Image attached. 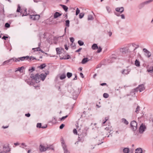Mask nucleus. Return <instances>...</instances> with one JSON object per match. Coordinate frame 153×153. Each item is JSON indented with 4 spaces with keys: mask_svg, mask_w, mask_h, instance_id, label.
Returning a JSON list of instances; mask_svg holds the SVG:
<instances>
[{
    "mask_svg": "<svg viewBox=\"0 0 153 153\" xmlns=\"http://www.w3.org/2000/svg\"><path fill=\"white\" fill-rule=\"evenodd\" d=\"M91 48L93 50H95L96 49H97L98 48V47L96 44H94L91 47Z\"/></svg>",
    "mask_w": 153,
    "mask_h": 153,
    "instance_id": "nucleus-25",
    "label": "nucleus"
},
{
    "mask_svg": "<svg viewBox=\"0 0 153 153\" xmlns=\"http://www.w3.org/2000/svg\"><path fill=\"white\" fill-rule=\"evenodd\" d=\"M8 38V37L7 36H4L2 38V39H4L5 40H6V39L7 38Z\"/></svg>",
    "mask_w": 153,
    "mask_h": 153,
    "instance_id": "nucleus-62",
    "label": "nucleus"
},
{
    "mask_svg": "<svg viewBox=\"0 0 153 153\" xmlns=\"http://www.w3.org/2000/svg\"><path fill=\"white\" fill-rule=\"evenodd\" d=\"M89 59L88 58H83L81 62L82 64H85L89 61Z\"/></svg>",
    "mask_w": 153,
    "mask_h": 153,
    "instance_id": "nucleus-17",
    "label": "nucleus"
},
{
    "mask_svg": "<svg viewBox=\"0 0 153 153\" xmlns=\"http://www.w3.org/2000/svg\"><path fill=\"white\" fill-rule=\"evenodd\" d=\"M80 12V10L78 8H77L76 9V15H77Z\"/></svg>",
    "mask_w": 153,
    "mask_h": 153,
    "instance_id": "nucleus-50",
    "label": "nucleus"
},
{
    "mask_svg": "<svg viewBox=\"0 0 153 153\" xmlns=\"http://www.w3.org/2000/svg\"><path fill=\"white\" fill-rule=\"evenodd\" d=\"M61 144L64 150V153H70L67 149L66 145L65 144L64 140H62Z\"/></svg>",
    "mask_w": 153,
    "mask_h": 153,
    "instance_id": "nucleus-4",
    "label": "nucleus"
},
{
    "mask_svg": "<svg viewBox=\"0 0 153 153\" xmlns=\"http://www.w3.org/2000/svg\"><path fill=\"white\" fill-rule=\"evenodd\" d=\"M56 52L57 54H60L61 53L62 49H61L60 48H56Z\"/></svg>",
    "mask_w": 153,
    "mask_h": 153,
    "instance_id": "nucleus-22",
    "label": "nucleus"
},
{
    "mask_svg": "<svg viewBox=\"0 0 153 153\" xmlns=\"http://www.w3.org/2000/svg\"><path fill=\"white\" fill-rule=\"evenodd\" d=\"M122 73L123 74H127L129 73V71H128L127 70H123L122 71Z\"/></svg>",
    "mask_w": 153,
    "mask_h": 153,
    "instance_id": "nucleus-35",
    "label": "nucleus"
},
{
    "mask_svg": "<svg viewBox=\"0 0 153 153\" xmlns=\"http://www.w3.org/2000/svg\"><path fill=\"white\" fill-rule=\"evenodd\" d=\"M16 12H20L21 14L22 13V12L21 11V7L19 4H18V7L16 10Z\"/></svg>",
    "mask_w": 153,
    "mask_h": 153,
    "instance_id": "nucleus-24",
    "label": "nucleus"
},
{
    "mask_svg": "<svg viewBox=\"0 0 153 153\" xmlns=\"http://www.w3.org/2000/svg\"><path fill=\"white\" fill-rule=\"evenodd\" d=\"M140 92H141L142 91L144 90L145 89V87L144 85L143 84H142L140 85H139L138 87Z\"/></svg>",
    "mask_w": 153,
    "mask_h": 153,
    "instance_id": "nucleus-13",
    "label": "nucleus"
},
{
    "mask_svg": "<svg viewBox=\"0 0 153 153\" xmlns=\"http://www.w3.org/2000/svg\"><path fill=\"white\" fill-rule=\"evenodd\" d=\"M61 15L62 14H60L58 12H56L54 15V18L55 19H56L58 17L61 16Z\"/></svg>",
    "mask_w": 153,
    "mask_h": 153,
    "instance_id": "nucleus-18",
    "label": "nucleus"
},
{
    "mask_svg": "<svg viewBox=\"0 0 153 153\" xmlns=\"http://www.w3.org/2000/svg\"><path fill=\"white\" fill-rule=\"evenodd\" d=\"M48 125L47 124H45L44 126H42V123H39V128H42L43 129H45L47 128Z\"/></svg>",
    "mask_w": 153,
    "mask_h": 153,
    "instance_id": "nucleus-20",
    "label": "nucleus"
},
{
    "mask_svg": "<svg viewBox=\"0 0 153 153\" xmlns=\"http://www.w3.org/2000/svg\"><path fill=\"white\" fill-rule=\"evenodd\" d=\"M98 50L97 51V52L98 53H99L102 50V48L100 47H99V48H98Z\"/></svg>",
    "mask_w": 153,
    "mask_h": 153,
    "instance_id": "nucleus-51",
    "label": "nucleus"
},
{
    "mask_svg": "<svg viewBox=\"0 0 153 153\" xmlns=\"http://www.w3.org/2000/svg\"><path fill=\"white\" fill-rule=\"evenodd\" d=\"M78 43L80 46H82L84 44L83 42L80 40L78 41Z\"/></svg>",
    "mask_w": 153,
    "mask_h": 153,
    "instance_id": "nucleus-42",
    "label": "nucleus"
},
{
    "mask_svg": "<svg viewBox=\"0 0 153 153\" xmlns=\"http://www.w3.org/2000/svg\"><path fill=\"white\" fill-rule=\"evenodd\" d=\"M123 151L124 153H128L129 152V149L128 148H126L123 149Z\"/></svg>",
    "mask_w": 153,
    "mask_h": 153,
    "instance_id": "nucleus-28",
    "label": "nucleus"
},
{
    "mask_svg": "<svg viewBox=\"0 0 153 153\" xmlns=\"http://www.w3.org/2000/svg\"><path fill=\"white\" fill-rule=\"evenodd\" d=\"M135 153H142V149L140 148H138L135 149Z\"/></svg>",
    "mask_w": 153,
    "mask_h": 153,
    "instance_id": "nucleus-21",
    "label": "nucleus"
},
{
    "mask_svg": "<svg viewBox=\"0 0 153 153\" xmlns=\"http://www.w3.org/2000/svg\"><path fill=\"white\" fill-rule=\"evenodd\" d=\"M143 51L145 53V55L146 56L149 58L151 56V53L146 49L144 48L143 49Z\"/></svg>",
    "mask_w": 153,
    "mask_h": 153,
    "instance_id": "nucleus-7",
    "label": "nucleus"
},
{
    "mask_svg": "<svg viewBox=\"0 0 153 153\" xmlns=\"http://www.w3.org/2000/svg\"><path fill=\"white\" fill-rule=\"evenodd\" d=\"M106 8L107 11L108 12V13H109L111 10L110 8L108 6H106Z\"/></svg>",
    "mask_w": 153,
    "mask_h": 153,
    "instance_id": "nucleus-48",
    "label": "nucleus"
},
{
    "mask_svg": "<svg viewBox=\"0 0 153 153\" xmlns=\"http://www.w3.org/2000/svg\"><path fill=\"white\" fill-rule=\"evenodd\" d=\"M14 60V58H12L10 59H9L7 61H5L3 62V65L5 64H7L9 62H11V63Z\"/></svg>",
    "mask_w": 153,
    "mask_h": 153,
    "instance_id": "nucleus-14",
    "label": "nucleus"
},
{
    "mask_svg": "<svg viewBox=\"0 0 153 153\" xmlns=\"http://www.w3.org/2000/svg\"><path fill=\"white\" fill-rule=\"evenodd\" d=\"M122 121L123 123L126 125L128 124V122L125 118H122Z\"/></svg>",
    "mask_w": 153,
    "mask_h": 153,
    "instance_id": "nucleus-30",
    "label": "nucleus"
},
{
    "mask_svg": "<svg viewBox=\"0 0 153 153\" xmlns=\"http://www.w3.org/2000/svg\"><path fill=\"white\" fill-rule=\"evenodd\" d=\"M135 65L139 67L140 66V62L137 59H136L135 62Z\"/></svg>",
    "mask_w": 153,
    "mask_h": 153,
    "instance_id": "nucleus-29",
    "label": "nucleus"
},
{
    "mask_svg": "<svg viewBox=\"0 0 153 153\" xmlns=\"http://www.w3.org/2000/svg\"><path fill=\"white\" fill-rule=\"evenodd\" d=\"M103 97L105 98H107L109 97V95L106 93H104L103 94Z\"/></svg>",
    "mask_w": 153,
    "mask_h": 153,
    "instance_id": "nucleus-47",
    "label": "nucleus"
},
{
    "mask_svg": "<svg viewBox=\"0 0 153 153\" xmlns=\"http://www.w3.org/2000/svg\"><path fill=\"white\" fill-rule=\"evenodd\" d=\"M46 147L47 150H53L54 149V148L52 145H47Z\"/></svg>",
    "mask_w": 153,
    "mask_h": 153,
    "instance_id": "nucleus-19",
    "label": "nucleus"
},
{
    "mask_svg": "<svg viewBox=\"0 0 153 153\" xmlns=\"http://www.w3.org/2000/svg\"><path fill=\"white\" fill-rule=\"evenodd\" d=\"M138 87L132 90L131 93H134V94H135V93H134V92H137L138 91Z\"/></svg>",
    "mask_w": 153,
    "mask_h": 153,
    "instance_id": "nucleus-44",
    "label": "nucleus"
},
{
    "mask_svg": "<svg viewBox=\"0 0 153 153\" xmlns=\"http://www.w3.org/2000/svg\"><path fill=\"white\" fill-rule=\"evenodd\" d=\"M64 126H65V125L64 124H61V125L59 126L60 129H62L64 128Z\"/></svg>",
    "mask_w": 153,
    "mask_h": 153,
    "instance_id": "nucleus-58",
    "label": "nucleus"
},
{
    "mask_svg": "<svg viewBox=\"0 0 153 153\" xmlns=\"http://www.w3.org/2000/svg\"><path fill=\"white\" fill-rule=\"evenodd\" d=\"M74 75H75V77L73 79V80H76L77 79V76L76 74H75Z\"/></svg>",
    "mask_w": 153,
    "mask_h": 153,
    "instance_id": "nucleus-61",
    "label": "nucleus"
},
{
    "mask_svg": "<svg viewBox=\"0 0 153 153\" xmlns=\"http://www.w3.org/2000/svg\"><path fill=\"white\" fill-rule=\"evenodd\" d=\"M103 140V137L102 138L101 141H100V140H99V142L97 143V145H99L100 144H101V143H103V142H102V141H102V140Z\"/></svg>",
    "mask_w": 153,
    "mask_h": 153,
    "instance_id": "nucleus-56",
    "label": "nucleus"
},
{
    "mask_svg": "<svg viewBox=\"0 0 153 153\" xmlns=\"http://www.w3.org/2000/svg\"><path fill=\"white\" fill-rule=\"evenodd\" d=\"M84 15V13H80L79 15V18L80 19H82V18Z\"/></svg>",
    "mask_w": 153,
    "mask_h": 153,
    "instance_id": "nucleus-45",
    "label": "nucleus"
},
{
    "mask_svg": "<svg viewBox=\"0 0 153 153\" xmlns=\"http://www.w3.org/2000/svg\"><path fill=\"white\" fill-rule=\"evenodd\" d=\"M26 57H28V58H26V60H28V61H30L31 60H33L34 59H36L35 57L33 56H26Z\"/></svg>",
    "mask_w": 153,
    "mask_h": 153,
    "instance_id": "nucleus-15",
    "label": "nucleus"
},
{
    "mask_svg": "<svg viewBox=\"0 0 153 153\" xmlns=\"http://www.w3.org/2000/svg\"><path fill=\"white\" fill-rule=\"evenodd\" d=\"M14 61L16 62L20 61L19 58H15V59H14Z\"/></svg>",
    "mask_w": 153,
    "mask_h": 153,
    "instance_id": "nucleus-54",
    "label": "nucleus"
},
{
    "mask_svg": "<svg viewBox=\"0 0 153 153\" xmlns=\"http://www.w3.org/2000/svg\"><path fill=\"white\" fill-rule=\"evenodd\" d=\"M29 14V13H28V14L27 13V9H24V13L22 14V16H26L27 15Z\"/></svg>",
    "mask_w": 153,
    "mask_h": 153,
    "instance_id": "nucleus-37",
    "label": "nucleus"
},
{
    "mask_svg": "<svg viewBox=\"0 0 153 153\" xmlns=\"http://www.w3.org/2000/svg\"><path fill=\"white\" fill-rule=\"evenodd\" d=\"M115 10L117 12H119L120 13L123 12L124 11V8L123 7H118L115 8Z\"/></svg>",
    "mask_w": 153,
    "mask_h": 153,
    "instance_id": "nucleus-11",
    "label": "nucleus"
},
{
    "mask_svg": "<svg viewBox=\"0 0 153 153\" xmlns=\"http://www.w3.org/2000/svg\"><path fill=\"white\" fill-rule=\"evenodd\" d=\"M39 150L41 152H44L47 151L46 147L43 145L40 144L39 146Z\"/></svg>",
    "mask_w": 153,
    "mask_h": 153,
    "instance_id": "nucleus-10",
    "label": "nucleus"
},
{
    "mask_svg": "<svg viewBox=\"0 0 153 153\" xmlns=\"http://www.w3.org/2000/svg\"><path fill=\"white\" fill-rule=\"evenodd\" d=\"M152 1H153V0H149L148 1H145L144 2L146 4L149 3Z\"/></svg>",
    "mask_w": 153,
    "mask_h": 153,
    "instance_id": "nucleus-49",
    "label": "nucleus"
},
{
    "mask_svg": "<svg viewBox=\"0 0 153 153\" xmlns=\"http://www.w3.org/2000/svg\"><path fill=\"white\" fill-rule=\"evenodd\" d=\"M120 51L123 53H127L128 51V49L126 48H121L120 50Z\"/></svg>",
    "mask_w": 153,
    "mask_h": 153,
    "instance_id": "nucleus-12",
    "label": "nucleus"
},
{
    "mask_svg": "<svg viewBox=\"0 0 153 153\" xmlns=\"http://www.w3.org/2000/svg\"><path fill=\"white\" fill-rule=\"evenodd\" d=\"M48 74V72H46L44 74L42 73L40 75H39V77L43 81L45 79L47 75Z\"/></svg>",
    "mask_w": 153,
    "mask_h": 153,
    "instance_id": "nucleus-5",
    "label": "nucleus"
},
{
    "mask_svg": "<svg viewBox=\"0 0 153 153\" xmlns=\"http://www.w3.org/2000/svg\"><path fill=\"white\" fill-rule=\"evenodd\" d=\"M70 42L73 43L74 40V39L73 37H71L70 38Z\"/></svg>",
    "mask_w": 153,
    "mask_h": 153,
    "instance_id": "nucleus-57",
    "label": "nucleus"
},
{
    "mask_svg": "<svg viewBox=\"0 0 153 153\" xmlns=\"http://www.w3.org/2000/svg\"><path fill=\"white\" fill-rule=\"evenodd\" d=\"M30 18L34 20H36L38 19V15L37 14H30Z\"/></svg>",
    "mask_w": 153,
    "mask_h": 153,
    "instance_id": "nucleus-9",
    "label": "nucleus"
},
{
    "mask_svg": "<svg viewBox=\"0 0 153 153\" xmlns=\"http://www.w3.org/2000/svg\"><path fill=\"white\" fill-rule=\"evenodd\" d=\"M65 25L67 27H69L70 26V21L68 20L65 21Z\"/></svg>",
    "mask_w": 153,
    "mask_h": 153,
    "instance_id": "nucleus-36",
    "label": "nucleus"
},
{
    "mask_svg": "<svg viewBox=\"0 0 153 153\" xmlns=\"http://www.w3.org/2000/svg\"><path fill=\"white\" fill-rule=\"evenodd\" d=\"M46 66V65L45 63H43L41 64L40 66H39V68L40 69H43Z\"/></svg>",
    "mask_w": 153,
    "mask_h": 153,
    "instance_id": "nucleus-31",
    "label": "nucleus"
},
{
    "mask_svg": "<svg viewBox=\"0 0 153 153\" xmlns=\"http://www.w3.org/2000/svg\"><path fill=\"white\" fill-rule=\"evenodd\" d=\"M8 149V148L4 146L3 147V151H1L0 150V153H6L9 151Z\"/></svg>",
    "mask_w": 153,
    "mask_h": 153,
    "instance_id": "nucleus-16",
    "label": "nucleus"
},
{
    "mask_svg": "<svg viewBox=\"0 0 153 153\" xmlns=\"http://www.w3.org/2000/svg\"><path fill=\"white\" fill-rule=\"evenodd\" d=\"M121 18L123 19H124L125 18V16L124 14H122L120 15Z\"/></svg>",
    "mask_w": 153,
    "mask_h": 153,
    "instance_id": "nucleus-60",
    "label": "nucleus"
},
{
    "mask_svg": "<svg viewBox=\"0 0 153 153\" xmlns=\"http://www.w3.org/2000/svg\"><path fill=\"white\" fill-rule=\"evenodd\" d=\"M25 68L24 66H22L21 67H19L18 68L17 71H19L20 72H21L22 70L24 69Z\"/></svg>",
    "mask_w": 153,
    "mask_h": 153,
    "instance_id": "nucleus-46",
    "label": "nucleus"
},
{
    "mask_svg": "<svg viewBox=\"0 0 153 153\" xmlns=\"http://www.w3.org/2000/svg\"><path fill=\"white\" fill-rule=\"evenodd\" d=\"M72 75V74L71 73L68 72L67 74V77L68 78H69L71 77Z\"/></svg>",
    "mask_w": 153,
    "mask_h": 153,
    "instance_id": "nucleus-40",
    "label": "nucleus"
},
{
    "mask_svg": "<svg viewBox=\"0 0 153 153\" xmlns=\"http://www.w3.org/2000/svg\"><path fill=\"white\" fill-rule=\"evenodd\" d=\"M68 91L72 93L73 98L76 99L80 93L81 89L76 87L74 88L70 87L68 88Z\"/></svg>",
    "mask_w": 153,
    "mask_h": 153,
    "instance_id": "nucleus-2",
    "label": "nucleus"
},
{
    "mask_svg": "<svg viewBox=\"0 0 153 153\" xmlns=\"http://www.w3.org/2000/svg\"><path fill=\"white\" fill-rule=\"evenodd\" d=\"M67 58H66L65 57H64V56L62 57H60V59H70L71 58V57L70 55H68L67 56Z\"/></svg>",
    "mask_w": 153,
    "mask_h": 153,
    "instance_id": "nucleus-34",
    "label": "nucleus"
},
{
    "mask_svg": "<svg viewBox=\"0 0 153 153\" xmlns=\"http://www.w3.org/2000/svg\"><path fill=\"white\" fill-rule=\"evenodd\" d=\"M130 125L133 131H135L137 129V124L135 121H132L131 122Z\"/></svg>",
    "mask_w": 153,
    "mask_h": 153,
    "instance_id": "nucleus-3",
    "label": "nucleus"
},
{
    "mask_svg": "<svg viewBox=\"0 0 153 153\" xmlns=\"http://www.w3.org/2000/svg\"><path fill=\"white\" fill-rule=\"evenodd\" d=\"M147 71L150 73H152L153 72V67L151 66L149 67L147 70Z\"/></svg>",
    "mask_w": 153,
    "mask_h": 153,
    "instance_id": "nucleus-33",
    "label": "nucleus"
},
{
    "mask_svg": "<svg viewBox=\"0 0 153 153\" xmlns=\"http://www.w3.org/2000/svg\"><path fill=\"white\" fill-rule=\"evenodd\" d=\"M146 128L145 126L143 125L142 124L140 126L139 129V132L140 133H143V132L145 131V129Z\"/></svg>",
    "mask_w": 153,
    "mask_h": 153,
    "instance_id": "nucleus-6",
    "label": "nucleus"
},
{
    "mask_svg": "<svg viewBox=\"0 0 153 153\" xmlns=\"http://www.w3.org/2000/svg\"><path fill=\"white\" fill-rule=\"evenodd\" d=\"M82 49V48H79L78 50H76L75 52H79V51H80Z\"/></svg>",
    "mask_w": 153,
    "mask_h": 153,
    "instance_id": "nucleus-63",
    "label": "nucleus"
},
{
    "mask_svg": "<svg viewBox=\"0 0 153 153\" xmlns=\"http://www.w3.org/2000/svg\"><path fill=\"white\" fill-rule=\"evenodd\" d=\"M68 117V115H67L65 116H63L61 118V120H65V118H67Z\"/></svg>",
    "mask_w": 153,
    "mask_h": 153,
    "instance_id": "nucleus-52",
    "label": "nucleus"
},
{
    "mask_svg": "<svg viewBox=\"0 0 153 153\" xmlns=\"http://www.w3.org/2000/svg\"><path fill=\"white\" fill-rule=\"evenodd\" d=\"M30 115L29 113L26 114H25V116L27 117H30Z\"/></svg>",
    "mask_w": 153,
    "mask_h": 153,
    "instance_id": "nucleus-64",
    "label": "nucleus"
},
{
    "mask_svg": "<svg viewBox=\"0 0 153 153\" xmlns=\"http://www.w3.org/2000/svg\"><path fill=\"white\" fill-rule=\"evenodd\" d=\"M32 50L34 52L36 51H38V47L33 48Z\"/></svg>",
    "mask_w": 153,
    "mask_h": 153,
    "instance_id": "nucleus-55",
    "label": "nucleus"
},
{
    "mask_svg": "<svg viewBox=\"0 0 153 153\" xmlns=\"http://www.w3.org/2000/svg\"><path fill=\"white\" fill-rule=\"evenodd\" d=\"M140 110V107L138 105L137 106V108H136V110L135 111V112L137 113L138 114L139 113V111Z\"/></svg>",
    "mask_w": 153,
    "mask_h": 153,
    "instance_id": "nucleus-39",
    "label": "nucleus"
},
{
    "mask_svg": "<svg viewBox=\"0 0 153 153\" xmlns=\"http://www.w3.org/2000/svg\"><path fill=\"white\" fill-rule=\"evenodd\" d=\"M28 57L25 56H23L21 57H19L20 60V61H23L24 60H26V58Z\"/></svg>",
    "mask_w": 153,
    "mask_h": 153,
    "instance_id": "nucleus-38",
    "label": "nucleus"
},
{
    "mask_svg": "<svg viewBox=\"0 0 153 153\" xmlns=\"http://www.w3.org/2000/svg\"><path fill=\"white\" fill-rule=\"evenodd\" d=\"M31 80L30 79H26L25 82L29 85H32L36 88L38 87V73L34 75L31 74L30 76Z\"/></svg>",
    "mask_w": 153,
    "mask_h": 153,
    "instance_id": "nucleus-1",
    "label": "nucleus"
},
{
    "mask_svg": "<svg viewBox=\"0 0 153 153\" xmlns=\"http://www.w3.org/2000/svg\"><path fill=\"white\" fill-rule=\"evenodd\" d=\"M66 28H67L66 27H65V30H65V33L64 34H63L62 36H60L59 37H58L57 38H56V37H54L53 39L55 40H56V41H57V39H59V38H61L62 37H63L64 36V35H65V33H66Z\"/></svg>",
    "mask_w": 153,
    "mask_h": 153,
    "instance_id": "nucleus-26",
    "label": "nucleus"
},
{
    "mask_svg": "<svg viewBox=\"0 0 153 153\" xmlns=\"http://www.w3.org/2000/svg\"><path fill=\"white\" fill-rule=\"evenodd\" d=\"M60 5L62 7L64 10L66 12L68 11V7L65 5L61 4Z\"/></svg>",
    "mask_w": 153,
    "mask_h": 153,
    "instance_id": "nucleus-23",
    "label": "nucleus"
},
{
    "mask_svg": "<svg viewBox=\"0 0 153 153\" xmlns=\"http://www.w3.org/2000/svg\"><path fill=\"white\" fill-rule=\"evenodd\" d=\"M87 135V133L86 132L84 131L80 135H79L78 137L79 140H82V139L83 138Z\"/></svg>",
    "mask_w": 153,
    "mask_h": 153,
    "instance_id": "nucleus-8",
    "label": "nucleus"
},
{
    "mask_svg": "<svg viewBox=\"0 0 153 153\" xmlns=\"http://www.w3.org/2000/svg\"><path fill=\"white\" fill-rule=\"evenodd\" d=\"M66 77V76L65 74H61L60 76V79L61 80H62L65 79Z\"/></svg>",
    "mask_w": 153,
    "mask_h": 153,
    "instance_id": "nucleus-32",
    "label": "nucleus"
},
{
    "mask_svg": "<svg viewBox=\"0 0 153 153\" xmlns=\"http://www.w3.org/2000/svg\"><path fill=\"white\" fill-rule=\"evenodd\" d=\"M35 68L33 67H31L30 68H29L28 70V71L30 73H32L33 71H34Z\"/></svg>",
    "mask_w": 153,
    "mask_h": 153,
    "instance_id": "nucleus-41",
    "label": "nucleus"
},
{
    "mask_svg": "<svg viewBox=\"0 0 153 153\" xmlns=\"http://www.w3.org/2000/svg\"><path fill=\"white\" fill-rule=\"evenodd\" d=\"M93 19V16L92 15H89L88 16V20H92Z\"/></svg>",
    "mask_w": 153,
    "mask_h": 153,
    "instance_id": "nucleus-43",
    "label": "nucleus"
},
{
    "mask_svg": "<svg viewBox=\"0 0 153 153\" xmlns=\"http://www.w3.org/2000/svg\"><path fill=\"white\" fill-rule=\"evenodd\" d=\"M146 4L144 2H143L141 4H140L139 6L138 7L140 9H141Z\"/></svg>",
    "mask_w": 153,
    "mask_h": 153,
    "instance_id": "nucleus-27",
    "label": "nucleus"
},
{
    "mask_svg": "<svg viewBox=\"0 0 153 153\" xmlns=\"http://www.w3.org/2000/svg\"><path fill=\"white\" fill-rule=\"evenodd\" d=\"M73 133L74 134H77V130L76 129H75V128L74 129H73Z\"/></svg>",
    "mask_w": 153,
    "mask_h": 153,
    "instance_id": "nucleus-59",
    "label": "nucleus"
},
{
    "mask_svg": "<svg viewBox=\"0 0 153 153\" xmlns=\"http://www.w3.org/2000/svg\"><path fill=\"white\" fill-rule=\"evenodd\" d=\"M10 24L8 23H6L5 25V27L7 28H8L10 27Z\"/></svg>",
    "mask_w": 153,
    "mask_h": 153,
    "instance_id": "nucleus-53",
    "label": "nucleus"
}]
</instances>
